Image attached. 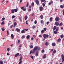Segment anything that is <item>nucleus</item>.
<instances>
[{
	"mask_svg": "<svg viewBox=\"0 0 64 64\" xmlns=\"http://www.w3.org/2000/svg\"><path fill=\"white\" fill-rule=\"evenodd\" d=\"M37 49H38V50L39 51V50H40V48H38V47L37 46H35L32 50V54H34V53H35V51H36Z\"/></svg>",
	"mask_w": 64,
	"mask_h": 64,
	"instance_id": "obj_1",
	"label": "nucleus"
},
{
	"mask_svg": "<svg viewBox=\"0 0 64 64\" xmlns=\"http://www.w3.org/2000/svg\"><path fill=\"white\" fill-rule=\"evenodd\" d=\"M55 20L56 21H58L60 20V18L58 17H56Z\"/></svg>",
	"mask_w": 64,
	"mask_h": 64,
	"instance_id": "obj_2",
	"label": "nucleus"
},
{
	"mask_svg": "<svg viewBox=\"0 0 64 64\" xmlns=\"http://www.w3.org/2000/svg\"><path fill=\"white\" fill-rule=\"evenodd\" d=\"M61 57L62 58V62L64 61V56L63 54H62Z\"/></svg>",
	"mask_w": 64,
	"mask_h": 64,
	"instance_id": "obj_3",
	"label": "nucleus"
},
{
	"mask_svg": "<svg viewBox=\"0 0 64 64\" xmlns=\"http://www.w3.org/2000/svg\"><path fill=\"white\" fill-rule=\"evenodd\" d=\"M39 54V52L38 51V50H37L36 51V57H37V56H38V54Z\"/></svg>",
	"mask_w": 64,
	"mask_h": 64,
	"instance_id": "obj_4",
	"label": "nucleus"
},
{
	"mask_svg": "<svg viewBox=\"0 0 64 64\" xmlns=\"http://www.w3.org/2000/svg\"><path fill=\"white\" fill-rule=\"evenodd\" d=\"M56 25V26H59V22H55Z\"/></svg>",
	"mask_w": 64,
	"mask_h": 64,
	"instance_id": "obj_5",
	"label": "nucleus"
},
{
	"mask_svg": "<svg viewBox=\"0 0 64 64\" xmlns=\"http://www.w3.org/2000/svg\"><path fill=\"white\" fill-rule=\"evenodd\" d=\"M46 46H48L49 45V43L48 42H47L46 43Z\"/></svg>",
	"mask_w": 64,
	"mask_h": 64,
	"instance_id": "obj_6",
	"label": "nucleus"
},
{
	"mask_svg": "<svg viewBox=\"0 0 64 64\" xmlns=\"http://www.w3.org/2000/svg\"><path fill=\"white\" fill-rule=\"evenodd\" d=\"M36 2L37 5H39V1H38V0H36Z\"/></svg>",
	"mask_w": 64,
	"mask_h": 64,
	"instance_id": "obj_7",
	"label": "nucleus"
},
{
	"mask_svg": "<svg viewBox=\"0 0 64 64\" xmlns=\"http://www.w3.org/2000/svg\"><path fill=\"white\" fill-rule=\"evenodd\" d=\"M52 45L53 47H54L56 45V44L55 43H52Z\"/></svg>",
	"mask_w": 64,
	"mask_h": 64,
	"instance_id": "obj_8",
	"label": "nucleus"
},
{
	"mask_svg": "<svg viewBox=\"0 0 64 64\" xmlns=\"http://www.w3.org/2000/svg\"><path fill=\"white\" fill-rule=\"evenodd\" d=\"M61 42V38H59L58 40V42L59 43Z\"/></svg>",
	"mask_w": 64,
	"mask_h": 64,
	"instance_id": "obj_9",
	"label": "nucleus"
},
{
	"mask_svg": "<svg viewBox=\"0 0 64 64\" xmlns=\"http://www.w3.org/2000/svg\"><path fill=\"white\" fill-rule=\"evenodd\" d=\"M26 38L27 39H29L30 38V36H29V35L27 36L26 37Z\"/></svg>",
	"mask_w": 64,
	"mask_h": 64,
	"instance_id": "obj_10",
	"label": "nucleus"
},
{
	"mask_svg": "<svg viewBox=\"0 0 64 64\" xmlns=\"http://www.w3.org/2000/svg\"><path fill=\"white\" fill-rule=\"evenodd\" d=\"M19 53H17L15 55V56L16 57H17L19 55Z\"/></svg>",
	"mask_w": 64,
	"mask_h": 64,
	"instance_id": "obj_11",
	"label": "nucleus"
},
{
	"mask_svg": "<svg viewBox=\"0 0 64 64\" xmlns=\"http://www.w3.org/2000/svg\"><path fill=\"white\" fill-rule=\"evenodd\" d=\"M46 58V55H45V54H44V56H43V59H45Z\"/></svg>",
	"mask_w": 64,
	"mask_h": 64,
	"instance_id": "obj_12",
	"label": "nucleus"
},
{
	"mask_svg": "<svg viewBox=\"0 0 64 64\" xmlns=\"http://www.w3.org/2000/svg\"><path fill=\"white\" fill-rule=\"evenodd\" d=\"M25 33L24 30H23L21 32V33Z\"/></svg>",
	"mask_w": 64,
	"mask_h": 64,
	"instance_id": "obj_13",
	"label": "nucleus"
},
{
	"mask_svg": "<svg viewBox=\"0 0 64 64\" xmlns=\"http://www.w3.org/2000/svg\"><path fill=\"white\" fill-rule=\"evenodd\" d=\"M16 30L17 32H19V31H20V29H18V28H16Z\"/></svg>",
	"mask_w": 64,
	"mask_h": 64,
	"instance_id": "obj_14",
	"label": "nucleus"
},
{
	"mask_svg": "<svg viewBox=\"0 0 64 64\" xmlns=\"http://www.w3.org/2000/svg\"><path fill=\"white\" fill-rule=\"evenodd\" d=\"M43 8L42 7H40V11H42V10L43 9Z\"/></svg>",
	"mask_w": 64,
	"mask_h": 64,
	"instance_id": "obj_15",
	"label": "nucleus"
},
{
	"mask_svg": "<svg viewBox=\"0 0 64 64\" xmlns=\"http://www.w3.org/2000/svg\"><path fill=\"white\" fill-rule=\"evenodd\" d=\"M11 38H12V39H13V38H14V35H13V34H11Z\"/></svg>",
	"mask_w": 64,
	"mask_h": 64,
	"instance_id": "obj_16",
	"label": "nucleus"
},
{
	"mask_svg": "<svg viewBox=\"0 0 64 64\" xmlns=\"http://www.w3.org/2000/svg\"><path fill=\"white\" fill-rule=\"evenodd\" d=\"M15 17H16V16L13 15L12 16V19H14Z\"/></svg>",
	"mask_w": 64,
	"mask_h": 64,
	"instance_id": "obj_17",
	"label": "nucleus"
},
{
	"mask_svg": "<svg viewBox=\"0 0 64 64\" xmlns=\"http://www.w3.org/2000/svg\"><path fill=\"white\" fill-rule=\"evenodd\" d=\"M12 13H14V10H12Z\"/></svg>",
	"mask_w": 64,
	"mask_h": 64,
	"instance_id": "obj_18",
	"label": "nucleus"
},
{
	"mask_svg": "<svg viewBox=\"0 0 64 64\" xmlns=\"http://www.w3.org/2000/svg\"><path fill=\"white\" fill-rule=\"evenodd\" d=\"M28 17H27V16H26L25 17V20H27V19Z\"/></svg>",
	"mask_w": 64,
	"mask_h": 64,
	"instance_id": "obj_19",
	"label": "nucleus"
},
{
	"mask_svg": "<svg viewBox=\"0 0 64 64\" xmlns=\"http://www.w3.org/2000/svg\"><path fill=\"white\" fill-rule=\"evenodd\" d=\"M3 64V61H0V64Z\"/></svg>",
	"mask_w": 64,
	"mask_h": 64,
	"instance_id": "obj_20",
	"label": "nucleus"
},
{
	"mask_svg": "<svg viewBox=\"0 0 64 64\" xmlns=\"http://www.w3.org/2000/svg\"><path fill=\"white\" fill-rule=\"evenodd\" d=\"M40 17H41V19H42L43 18V16L42 15H41L40 16Z\"/></svg>",
	"mask_w": 64,
	"mask_h": 64,
	"instance_id": "obj_21",
	"label": "nucleus"
},
{
	"mask_svg": "<svg viewBox=\"0 0 64 64\" xmlns=\"http://www.w3.org/2000/svg\"><path fill=\"white\" fill-rule=\"evenodd\" d=\"M56 26H54V28H53V30H55V29H56Z\"/></svg>",
	"mask_w": 64,
	"mask_h": 64,
	"instance_id": "obj_22",
	"label": "nucleus"
},
{
	"mask_svg": "<svg viewBox=\"0 0 64 64\" xmlns=\"http://www.w3.org/2000/svg\"><path fill=\"white\" fill-rule=\"evenodd\" d=\"M58 32L57 31H54V34H56L57 33V32Z\"/></svg>",
	"mask_w": 64,
	"mask_h": 64,
	"instance_id": "obj_23",
	"label": "nucleus"
},
{
	"mask_svg": "<svg viewBox=\"0 0 64 64\" xmlns=\"http://www.w3.org/2000/svg\"><path fill=\"white\" fill-rule=\"evenodd\" d=\"M4 20H5V18H3L2 20H1V21H4Z\"/></svg>",
	"mask_w": 64,
	"mask_h": 64,
	"instance_id": "obj_24",
	"label": "nucleus"
},
{
	"mask_svg": "<svg viewBox=\"0 0 64 64\" xmlns=\"http://www.w3.org/2000/svg\"><path fill=\"white\" fill-rule=\"evenodd\" d=\"M36 28V26H33L32 27V29H35Z\"/></svg>",
	"mask_w": 64,
	"mask_h": 64,
	"instance_id": "obj_25",
	"label": "nucleus"
},
{
	"mask_svg": "<svg viewBox=\"0 0 64 64\" xmlns=\"http://www.w3.org/2000/svg\"><path fill=\"white\" fill-rule=\"evenodd\" d=\"M44 31H46L47 30V28H44Z\"/></svg>",
	"mask_w": 64,
	"mask_h": 64,
	"instance_id": "obj_26",
	"label": "nucleus"
},
{
	"mask_svg": "<svg viewBox=\"0 0 64 64\" xmlns=\"http://www.w3.org/2000/svg\"><path fill=\"white\" fill-rule=\"evenodd\" d=\"M14 11L15 12H17L18 10H17V9H14Z\"/></svg>",
	"mask_w": 64,
	"mask_h": 64,
	"instance_id": "obj_27",
	"label": "nucleus"
},
{
	"mask_svg": "<svg viewBox=\"0 0 64 64\" xmlns=\"http://www.w3.org/2000/svg\"><path fill=\"white\" fill-rule=\"evenodd\" d=\"M64 37V36H63V35H60V38H63Z\"/></svg>",
	"mask_w": 64,
	"mask_h": 64,
	"instance_id": "obj_28",
	"label": "nucleus"
},
{
	"mask_svg": "<svg viewBox=\"0 0 64 64\" xmlns=\"http://www.w3.org/2000/svg\"><path fill=\"white\" fill-rule=\"evenodd\" d=\"M2 30L3 31L5 30V29L4 28H2Z\"/></svg>",
	"mask_w": 64,
	"mask_h": 64,
	"instance_id": "obj_29",
	"label": "nucleus"
},
{
	"mask_svg": "<svg viewBox=\"0 0 64 64\" xmlns=\"http://www.w3.org/2000/svg\"><path fill=\"white\" fill-rule=\"evenodd\" d=\"M30 47L31 49H32V48H33V46L32 45H31L30 46Z\"/></svg>",
	"mask_w": 64,
	"mask_h": 64,
	"instance_id": "obj_30",
	"label": "nucleus"
},
{
	"mask_svg": "<svg viewBox=\"0 0 64 64\" xmlns=\"http://www.w3.org/2000/svg\"><path fill=\"white\" fill-rule=\"evenodd\" d=\"M52 21V18H50V22Z\"/></svg>",
	"mask_w": 64,
	"mask_h": 64,
	"instance_id": "obj_31",
	"label": "nucleus"
},
{
	"mask_svg": "<svg viewBox=\"0 0 64 64\" xmlns=\"http://www.w3.org/2000/svg\"><path fill=\"white\" fill-rule=\"evenodd\" d=\"M16 25H17V23L16 22H14V27H15V26H16Z\"/></svg>",
	"mask_w": 64,
	"mask_h": 64,
	"instance_id": "obj_32",
	"label": "nucleus"
},
{
	"mask_svg": "<svg viewBox=\"0 0 64 64\" xmlns=\"http://www.w3.org/2000/svg\"><path fill=\"white\" fill-rule=\"evenodd\" d=\"M46 34H44V38H46Z\"/></svg>",
	"mask_w": 64,
	"mask_h": 64,
	"instance_id": "obj_33",
	"label": "nucleus"
},
{
	"mask_svg": "<svg viewBox=\"0 0 64 64\" xmlns=\"http://www.w3.org/2000/svg\"><path fill=\"white\" fill-rule=\"evenodd\" d=\"M7 32L8 35H9V32L8 30H7Z\"/></svg>",
	"mask_w": 64,
	"mask_h": 64,
	"instance_id": "obj_34",
	"label": "nucleus"
},
{
	"mask_svg": "<svg viewBox=\"0 0 64 64\" xmlns=\"http://www.w3.org/2000/svg\"><path fill=\"white\" fill-rule=\"evenodd\" d=\"M25 36H22V37H21V38L22 39L23 38H25Z\"/></svg>",
	"mask_w": 64,
	"mask_h": 64,
	"instance_id": "obj_35",
	"label": "nucleus"
},
{
	"mask_svg": "<svg viewBox=\"0 0 64 64\" xmlns=\"http://www.w3.org/2000/svg\"><path fill=\"white\" fill-rule=\"evenodd\" d=\"M44 30H42L41 31V33H44Z\"/></svg>",
	"mask_w": 64,
	"mask_h": 64,
	"instance_id": "obj_36",
	"label": "nucleus"
},
{
	"mask_svg": "<svg viewBox=\"0 0 64 64\" xmlns=\"http://www.w3.org/2000/svg\"><path fill=\"white\" fill-rule=\"evenodd\" d=\"M56 52V50H54V51L53 52V53H55Z\"/></svg>",
	"mask_w": 64,
	"mask_h": 64,
	"instance_id": "obj_37",
	"label": "nucleus"
},
{
	"mask_svg": "<svg viewBox=\"0 0 64 64\" xmlns=\"http://www.w3.org/2000/svg\"><path fill=\"white\" fill-rule=\"evenodd\" d=\"M60 7L61 8H63V7H64V6H62V5H61L60 6Z\"/></svg>",
	"mask_w": 64,
	"mask_h": 64,
	"instance_id": "obj_38",
	"label": "nucleus"
},
{
	"mask_svg": "<svg viewBox=\"0 0 64 64\" xmlns=\"http://www.w3.org/2000/svg\"><path fill=\"white\" fill-rule=\"evenodd\" d=\"M31 5L32 6H33L34 5V2H32V3Z\"/></svg>",
	"mask_w": 64,
	"mask_h": 64,
	"instance_id": "obj_39",
	"label": "nucleus"
},
{
	"mask_svg": "<svg viewBox=\"0 0 64 64\" xmlns=\"http://www.w3.org/2000/svg\"><path fill=\"white\" fill-rule=\"evenodd\" d=\"M59 26H62V23L61 22L59 24Z\"/></svg>",
	"mask_w": 64,
	"mask_h": 64,
	"instance_id": "obj_40",
	"label": "nucleus"
},
{
	"mask_svg": "<svg viewBox=\"0 0 64 64\" xmlns=\"http://www.w3.org/2000/svg\"><path fill=\"white\" fill-rule=\"evenodd\" d=\"M22 10H23V11H26V8H22Z\"/></svg>",
	"mask_w": 64,
	"mask_h": 64,
	"instance_id": "obj_41",
	"label": "nucleus"
},
{
	"mask_svg": "<svg viewBox=\"0 0 64 64\" xmlns=\"http://www.w3.org/2000/svg\"><path fill=\"white\" fill-rule=\"evenodd\" d=\"M28 6H29V2H28L27 3V5H26L27 7H28Z\"/></svg>",
	"mask_w": 64,
	"mask_h": 64,
	"instance_id": "obj_42",
	"label": "nucleus"
},
{
	"mask_svg": "<svg viewBox=\"0 0 64 64\" xmlns=\"http://www.w3.org/2000/svg\"><path fill=\"white\" fill-rule=\"evenodd\" d=\"M7 50L8 51V52L9 50H10V49L9 48H8L7 49Z\"/></svg>",
	"mask_w": 64,
	"mask_h": 64,
	"instance_id": "obj_43",
	"label": "nucleus"
},
{
	"mask_svg": "<svg viewBox=\"0 0 64 64\" xmlns=\"http://www.w3.org/2000/svg\"><path fill=\"white\" fill-rule=\"evenodd\" d=\"M42 6L43 7H45V4L44 3H43L42 4Z\"/></svg>",
	"mask_w": 64,
	"mask_h": 64,
	"instance_id": "obj_44",
	"label": "nucleus"
},
{
	"mask_svg": "<svg viewBox=\"0 0 64 64\" xmlns=\"http://www.w3.org/2000/svg\"><path fill=\"white\" fill-rule=\"evenodd\" d=\"M4 22H3L1 23L2 25H4Z\"/></svg>",
	"mask_w": 64,
	"mask_h": 64,
	"instance_id": "obj_45",
	"label": "nucleus"
},
{
	"mask_svg": "<svg viewBox=\"0 0 64 64\" xmlns=\"http://www.w3.org/2000/svg\"><path fill=\"white\" fill-rule=\"evenodd\" d=\"M30 57H31V58H32L33 60H34V58H33V56H30Z\"/></svg>",
	"mask_w": 64,
	"mask_h": 64,
	"instance_id": "obj_46",
	"label": "nucleus"
},
{
	"mask_svg": "<svg viewBox=\"0 0 64 64\" xmlns=\"http://www.w3.org/2000/svg\"><path fill=\"white\" fill-rule=\"evenodd\" d=\"M22 45L21 44H20L19 46V47L21 48L22 47Z\"/></svg>",
	"mask_w": 64,
	"mask_h": 64,
	"instance_id": "obj_47",
	"label": "nucleus"
},
{
	"mask_svg": "<svg viewBox=\"0 0 64 64\" xmlns=\"http://www.w3.org/2000/svg\"><path fill=\"white\" fill-rule=\"evenodd\" d=\"M42 53H44V50H42Z\"/></svg>",
	"mask_w": 64,
	"mask_h": 64,
	"instance_id": "obj_48",
	"label": "nucleus"
},
{
	"mask_svg": "<svg viewBox=\"0 0 64 64\" xmlns=\"http://www.w3.org/2000/svg\"><path fill=\"white\" fill-rule=\"evenodd\" d=\"M43 20H42L40 21V23H43Z\"/></svg>",
	"mask_w": 64,
	"mask_h": 64,
	"instance_id": "obj_49",
	"label": "nucleus"
},
{
	"mask_svg": "<svg viewBox=\"0 0 64 64\" xmlns=\"http://www.w3.org/2000/svg\"><path fill=\"white\" fill-rule=\"evenodd\" d=\"M34 23L35 24H37V21H36V20H35L34 21Z\"/></svg>",
	"mask_w": 64,
	"mask_h": 64,
	"instance_id": "obj_50",
	"label": "nucleus"
},
{
	"mask_svg": "<svg viewBox=\"0 0 64 64\" xmlns=\"http://www.w3.org/2000/svg\"><path fill=\"white\" fill-rule=\"evenodd\" d=\"M22 63V60H21L18 63V64H21Z\"/></svg>",
	"mask_w": 64,
	"mask_h": 64,
	"instance_id": "obj_51",
	"label": "nucleus"
},
{
	"mask_svg": "<svg viewBox=\"0 0 64 64\" xmlns=\"http://www.w3.org/2000/svg\"><path fill=\"white\" fill-rule=\"evenodd\" d=\"M50 23V22H46V24L47 25L48 24Z\"/></svg>",
	"mask_w": 64,
	"mask_h": 64,
	"instance_id": "obj_52",
	"label": "nucleus"
},
{
	"mask_svg": "<svg viewBox=\"0 0 64 64\" xmlns=\"http://www.w3.org/2000/svg\"><path fill=\"white\" fill-rule=\"evenodd\" d=\"M27 22H28V20H26V24H27V25H28V23H27Z\"/></svg>",
	"mask_w": 64,
	"mask_h": 64,
	"instance_id": "obj_53",
	"label": "nucleus"
},
{
	"mask_svg": "<svg viewBox=\"0 0 64 64\" xmlns=\"http://www.w3.org/2000/svg\"><path fill=\"white\" fill-rule=\"evenodd\" d=\"M31 9H30V8H29L28 10V11H31Z\"/></svg>",
	"mask_w": 64,
	"mask_h": 64,
	"instance_id": "obj_54",
	"label": "nucleus"
},
{
	"mask_svg": "<svg viewBox=\"0 0 64 64\" xmlns=\"http://www.w3.org/2000/svg\"><path fill=\"white\" fill-rule=\"evenodd\" d=\"M24 30L26 31H27L28 30V29H24Z\"/></svg>",
	"mask_w": 64,
	"mask_h": 64,
	"instance_id": "obj_55",
	"label": "nucleus"
},
{
	"mask_svg": "<svg viewBox=\"0 0 64 64\" xmlns=\"http://www.w3.org/2000/svg\"><path fill=\"white\" fill-rule=\"evenodd\" d=\"M22 60V57H20V61H21Z\"/></svg>",
	"mask_w": 64,
	"mask_h": 64,
	"instance_id": "obj_56",
	"label": "nucleus"
},
{
	"mask_svg": "<svg viewBox=\"0 0 64 64\" xmlns=\"http://www.w3.org/2000/svg\"><path fill=\"white\" fill-rule=\"evenodd\" d=\"M48 36H49V35H46V37H48Z\"/></svg>",
	"mask_w": 64,
	"mask_h": 64,
	"instance_id": "obj_57",
	"label": "nucleus"
},
{
	"mask_svg": "<svg viewBox=\"0 0 64 64\" xmlns=\"http://www.w3.org/2000/svg\"><path fill=\"white\" fill-rule=\"evenodd\" d=\"M31 39L32 40H33L34 39V38H33L32 37L31 38Z\"/></svg>",
	"mask_w": 64,
	"mask_h": 64,
	"instance_id": "obj_58",
	"label": "nucleus"
},
{
	"mask_svg": "<svg viewBox=\"0 0 64 64\" xmlns=\"http://www.w3.org/2000/svg\"><path fill=\"white\" fill-rule=\"evenodd\" d=\"M22 0H20V3H21V2H22Z\"/></svg>",
	"mask_w": 64,
	"mask_h": 64,
	"instance_id": "obj_59",
	"label": "nucleus"
},
{
	"mask_svg": "<svg viewBox=\"0 0 64 64\" xmlns=\"http://www.w3.org/2000/svg\"><path fill=\"white\" fill-rule=\"evenodd\" d=\"M32 50H30V54H31V53H32Z\"/></svg>",
	"mask_w": 64,
	"mask_h": 64,
	"instance_id": "obj_60",
	"label": "nucleus"
},
{
	"mask_svg": "<svg viewBox=\"0 0 64 64\" xmlns=\"http://www.w3.org/2000/svg\"><path fill=\"white\" fill-rule=\"evenodd\" d=\"M12 27H13V25H12V26H10V28H12Z\"/></svg>",
	"mask_w": 64,
	"mask_h": 64,
	"instance_id": "obj_61",
	"label": "nucleus"
},
{
	"mask_svg": "<svg viewBox=\"0 0 64 64\" xmlns=\"http://www.w3.org/2000/svg\"><path fill=\"white\" fill-rule=\"evenodd\" d=\"M39 37H42V36L41 35H39Z\"/></svg>",
	"mask_w": 64,
	"mask_h": 64,
	"instance_id": "obj_62",
	"label": "nucleus"
},
{
	"mask_svg": "<svg viewBox=\"0 0 64 64\" xmlns=\"http://www.w3.org/2000/svg\"><path fill=\"white\" fill-rule=\"evenodd\" d=\"M50 3H51V4H53V1H51V2H50Z\"/></svg>",
	"mask_w": 64,
	"mask_h": 64,
	"instance_id": "obj_63",
	"label": "nucleus"
},
{
	"mask_svg": "<svg viewBox=\"0 0 64 64\" xmlns=\"http://www.w3.org/2000/svg\"><path fill=\"white\" fill-rule=\"evenodd\" d=\"M45 0H42V2H44Z\"/></svg>",
	"mask_w": 64,
	"mask_h": 64,
	"instance_id": "obj_64",
	"label": "nucleus"
}]
</instances>
